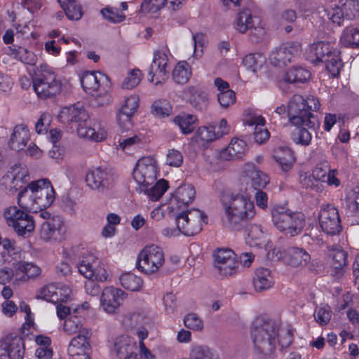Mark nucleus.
Masks as SVG:
<instances>
[{
	"mask_svg": "<svg viewBox=\"0 0 359 359\" xmlns=\"http://www.w3.org/2000/svg\"><path fill=\"white\" fill-rule=\"evenodd\" d=\"M9 50L11 55L25 64L34 65L36 61L34 53L25 47L13 45Z\"/></svg>",
	"mask_w": 359,
	"mask_h": 359,
	"instance_id": "c03bdc74",
	"label": "nucleus"
},
{
	"mask_svg": "<svg viewBox=\"0 0 359 359\" xmlns=\"http://www.w3.org/2000/svg\"><path fill=\"white\" fill-rule=\"evenodd\" d=\"M81 84L83 90L92 96L104 95L109 100L107 93L111 89L109 77L100 71L86 72L81 78Z\"/></svg>",
	"mask_w": 359,
	"mask_h": 359,
	"instance_id": "1a4fd4ad",
	"label": "nucleus"
},
{
	"mask_svg": "<svg viewBox=\"0 0 359 359\" xmlns=\"http://www.w3.org/2000/svg\"><path fill=\"white\" fill-rule=\"evenodd\" d=\"M30 140L29 130L27 126L19 124L14 127L8 142L9 147L14 151L24 150Z\"/></svg>",
	"mask_w": 359,
	"mask_h": 359,
	"instance_id": "a878e982",
	"label": "nucleus"
},
{
	"mask_svg": "<svg viewBox=\"0 0 359 359\" xmlns=\"http://www.w3.org/2000/svg\"><path fill=\"white\" fill-rule=\"evenodd\" d=\"M91 332L87 330H82L77 336L74 337L68 346L67 352L69 356L76 355L81 353L90 352L91 346L90 338Z\"/></svg>",
	"mask_w": 359,
	"mask_h": 359,
	"instance_id": "c85d7f7f",
	"label": "nucleus"
},
{
	"mask_svg": "<svg viewBox=\"0 0 359 359\" xmlns=\"http://www.w3.org/2000/svg\"><path fill=\"white\" fill-rule=\"evenodd\" d=\"M346 18L353 20L359 16V0H338Z\"/></svg>",
	"mask_w": 359,
	"mask_h": 359,
	"instance_id": "4d7b16f0",
	"label": "nucleus"
},
{
	"mask_svg": "<svg viewBox=\"0 0 359 359\" xmlns=\"http://www.w3.org/2000/svg\"><path fill=\"white\" fill-rule=\"evenodd\" d=\"M152 113L155 115L161 116L163 117L168 116L171 111L172 107L166 100H157L152 104Z\"/></svg>",
	"mask_w": 359,
	"mask_h": 359,
	"instance_id": "338daca9",
	"label": "nucleus"
},
{
	"mask_svg": "<svg viewBox=\"0 0 359 359\" xmlns=\"http://www.w3.org/2000/svg\"><path fill=\"white\" fill-rule=\"evenodd\" d=\"M119 280L121 285L130 291H139L143 285L142 279L132 273L122 274Z\"/></svg>",
	"mask_w": 359,
	"mask_h": 359,
	"instance_id": "09e8293b",
	"label": "nucleus"
},
{
	"mask_svg": "<svg viewBox=\"0 0 359 359\" xmlns=\"http://www.w3.org/2000/svg\"><path fill=\"white\" fill-rule=\"evenodd\" d=\"M234 27L241 34H245L250 30L251 39L255 43L262 41L266 34L260 17L253 14L249 8H243L238 13Z\"/></svg>",
	"mask_w": 359,
	"mask_h": 359,
	"instance_id": "0eeeda50",
	"label": "nucleus"
},
{
	"mask_svg": "<svg viewBox=\"0 0 359 359\" xmlns=\"http://www.w3.org/2000/svg\"><path fill=\"white\" fill-rule=\"evenodd\" d=\"M215 129L216 127L215 126L200 127L196 132L197 137L203 142H212L219 138Z\"/></svg>",
	"mask_w": 359,
	"mask_h": 359,
	"instance_id": "052dcab7",
	"label": "nucleus"
},
{
	"mask_svg": "<svg viewBox=\"0 0 359 359\" xmlns=\"http://www.w3.org/2000/svg\"><path fill=\"white\" fill-rule=\"evenodd\" d=\"M68 19L78 20L82 18L83 12L81 6L76 0H73L63 9Z\"/></svg>",
	"mask_w": 359,
	"mask_h": 359,
	"instance_id": "69168bd1",
	"label": "nucleus"
},
{
	"mask_svg": "<svg viewBox=\"0 0 359 359\" xmlns=\"http://www.w3.org/2000/svg\"><path fill=\"white\" fill-rule=\"evenodd\" d=\"M242 63L248 70L256 74L266 65V58L260 53H249L244 56Z\"/></svg>",
	"mask_w": 359,
	"mask_h": 359,
	"instance_id": "ea45409f",
	"label": "nucleus"
},
{
	"mask_svg": "<svg viewBox=\"0 0 359 359\" xmlns=\"http://www.w3.org/2000/svg\"><path fill=\"white\" fill-rule=\"evenodd\" d=\"M49 141L52 143L53 147L48 151L50 158L55 159L57 162L63 158L65 155V149L60 146V140L62 138V132L58 129L50 130Z\"/></svg>",
	"mask_w": 359,
	"mask_h": 359,
	"instance_id": "58836bf2",
	"label": "nucleus"
},
{
	"mask_svg": "<svg viewBox=\"0 0 359 359\" xmlns=\"http://www.w3.org/2000/svg\"><path fill=\"white\" fill-rule=\"evenodd\" d=\"M169 187L168 182L164 179H161L151 187L144 188L147 191V194L151 201H156L159 200L165 194Z\"/></svg>",
	"mask_w": 359,
	"mask_h": 359,
	"instance_id": "5fc2aeb1",
	"label": "nucleus"
},
{
	"mask_svg": "<svg viewBox=\"0 0 359 359\" xmlns=\"http://www.w3.org/2000/svg\"><path fill=\"white\" fill-rule=\"evenodd\" d=\"M224 210V222L232 229H238L242 222H246L255 215L254 202L247 192V187L233 190L221 198Z\"/></svg>",
	"mask_w": 359,
	"mask_h": 359,
	"instance_id": "f257e3e1",
	"label": "nucleus"
},
{
	"mask_svg": "<svg viewBox=\"0 0 359 359\" xmlns=\"http://www.w3.org/2000/svg\"><path fill=\"white\" fill-rule=\"evenodd\" d=\"M86 109L83 107L73 104L62 107L57 116L58 121L63 124L77 123L80 118H86Z\"/></svg>",
	"mask_w": 359,
	"mask_h": 359,
	"instance_id": "c756f323",
	"label": "nucleus"
},
{
	"mask_svg": "<svg viewBox=\"0 0 359 359\" xmlns=\"http://www.w3.org/2000/svg\"><path fill=\"white\" fill-rule=\"evenodd\" d=\"M158 174L156 161L150 156H146L139 159L136 163L133 177L139 185L147 188L155 183Z\"/></svg>",
	"mask_w": 359,
	"mask_h": 359,
	"instance_id": "9b49d317",
	"label": "nucleus"
},
{
	"mask_svg": "<svg viewBox=\"0 0 359 359\" xmlns=\"http://www.w3.org/2000/svg\"><path fill=\"white\" fill-rule=\"evenodd\" d=\"M124 294L125 292L121 289L114 287H105L102 290L100 299L103 309L109 313H115L116 310L119 307Z\"/></svg>",
	"mask_w": 359,
	"mask_h": 359,
	"instance_id": "5701e85b",
	"label": "nucleus"
},
{
	"mask_svg": "<svg viewBox=\"0 0 359 359\" xmlns=\"http://www.w3.org/2000/svg\"><path fill=\"white\" fill-rule=\"evenodd\" d=\"M86 115V118H80L76 123L79 137L96 142L104 140L107 135L106 130L101 127L100 123L90 118L87 111Z\"/></svg>",
	"mask_w": 359,
	"mask_h": 359,
	"instance_id": "4468645a",
	"label": "nucleus"
},
{
	"mask_svg": "<svg viewBox=\"0 0 359 359\" xmlns=\"http://www.w3.org/2000/svg\"><path fill=\"white\" fill-rule=\"evenodd\" d=\"M18 270L23 273L20 278H15V282L25 281L29 278L36 277L41 273L40 268L32 262H20L18 264Z\"/></svg>",
	"mask_w": 359,
	"mask_h": 359,
	"instance_id": "3c124183",
	"label": "nucleus"
},
{
	"mask_svg": "<svg viewBox=\"0 0 359 359\" xmlns=\"http://www.w3.org/2000/svg\"><path fill=\"white\" fill-rule=\"evenodd\" d=\"M10 226L13 227L18 236L23 238L29 237L34 230V223L29 215Z\"/></svg>",
	"mask_w": 359,
	"mask_h": 359,
	"instance_id": "49530a36",
	"label": "nucleus"
},
{
	"mask_svg": "<svg viewBox=\"0 0 359 359\" xmlns=\"http://www.w3.org/2000/svg\"><path fill=\"white\" fill-rule=\"evenodd\" d=\"M191 76V68L186 61L179 62L172 71V79L178 84H185Z\"/></svg>",
	"mask_w": 359,
	"mask_h": 359,
	"instance_id": "37998d69",
	"label": "nucleus"
},
{
	"mask_svg": "<svg viewBox=\"0 0 359 359\" xmlns=\"http://www.w3.org/2000/svg\"><path fill=\"white\" fill-rule=\"evenodd\" d=\"M331 274L336 278L341 277L347 266V252L341 248H336L331 254Z\"/></svg>",
	"mask_w": 359,
	"mask_h": 359,
	"instance_id": "7c9ffc66",
	"label": "nucleus"
},
{
	"mask_svg": "<svg viewBox=\"0 0 359 359\" xmlns=\"http://www.w3.org/2000/svg\"><path fill=\"white\" fill-rule=\"evenodd\" d=\"M311 77L310 70L302 66H293L285 74V81L289 83H304Z\"/></svg>",
	"mask_w": 359,
	"mask_h": 359,
	"instance_id": "4c0bfd02",
	"label": "nucleus"
},
{
	"mask_svg": "<svg viewBox=\"0 0 359 359\" xmlns=\"http://www.w3.org/2000/svg\"><path fill=\"white\" fill-rule=\"evenodd\" d=\"M191 104L200 111L205 110L208 105V94L195 86H189L187 88Z\"/></svg>",
	"mask_w": 359,
	"mask_h": 359,
	"instance_id": "a19ab883",
	"label": "nucleus"
},
{
	"mask_svg": "<svg viewBox=\"0 0 359 359\" xmlns=\"http://www.w3.org/2000/svg\"><path fill=\"white\" fill-rule=\"evenodd\" d=\"M26 192L27 189L24 188L23 190L18 194V204L19 208L17 206H10L6 209L4 215L8 226L14 224L16 222H20L21 219L25 218L29 215L27 212L34 209V208H29L27 204L22 200L24 194Z\"/></svg>",
	"mask_w": 359,
	"mask_h": 359,
	"instance_id": "b1692460",
	"label": "nucleus"
},
{
	"mask_svg": "<svg viewBox=\"0 0 359 359\" xmlns=\"http://www.w3.org/2000/svg\"><path fill=\"white\" fill-rule=\"evenodd\" d=\"M196 121V117L191 114L179 115L174 118L175 123L180 127L184 134H189L194 131Z\"/></svg>",
	"mask_w": 359,
	"mask_h": 359,
	"instance_id": "864d4df0",
	"label": "nucleus"
},
{
	"mask_svg": "<svg viewBox=\"0 0 359 359\" xmlns=\"http://www.w3.org/2000/svg\"><path fill=\"white\" fill-rule=\"evenodd\" d=\"M196 191L194 186L184 184L180 186L172 194L170 204L172 210L187 208L195 198Z\"/></svg>",
	"mask_w": 359,
	"mask_h": 359,
	"instance_id": "4be33fe9",
	"label": "nucleus"
},
{
	"mask_svg": "<svg viewBox=\"0 0 359 359\" xmlns=\"http://www.w3.org/2000/svg\"><path fill=\"white\" fill-rule=\"evenodd\" d=\"M243 175L248 177L255 190L266 187L269 183V177L259 170L253 163H247L243 169Z\"/></svg>",
	"mask_w": 359,
	"mask_h": 359,
	"instance_id": "393cba45",
	"label": "nucleus"
},
{
	"mask_svg": "<svg viewBox=\"0 0 359 359\" xmlns=\"http://www.w3.org/2000/svg\"><path fill=\"white\" fill-rule=\"evenodd\" d=\"M183 321L184 326L190 330L201 331L203 328V320L194 313L187 314L184 317Z\"/></svg>",
	"mask_w": 359,
	"mask_h": 359,
	"instance_id": "0e129e2a",
	"label": "nucleus"
},
{
	"mask_svg": "<svg viewBox=\"0 0 359 359\" xmlns=\"http://www.w3.org/2000/svg\"><path fill=\"white\" fill-rule=\"evenodd\" d=\"M43 72L44 69H43V65H41L40 69H36L34 70L32 75L34 90L36 93L38 97L41 100L45 99V76L43 74Z\"/></svg>",
	"mask_w": 359,
	"mask_h": 359,
	"instance_id": "603ef678",
	"label": "nucleus"
},
{
	"mask_svg": "<svg viewBox=\"0 0 359 359\" xmlns=\"http://www.w3.org/2000/svg\"><path fill=\"white\" fill-rule=\"evenodd\" d=\"M280 324L265 316H257L252 323L251 338L258 353L273 358L276 349Z\"/></svg>",
	"mask_w": 359,
	"mask_h": 359,
	"instance_id": "f03ea898",
	"label": "nucleus"
},
{
	"mask_svg": "<svg viewBox=\"0 0 359 359\" xmlns=\"http://www.w3.org/2000/svg\"><path fill=\"white\" fill-rule=\"evenodd\" d=\"M337 49L334 44L327 41H318L310 44L306 50V59L314 65L323 63Z\"/></svg>",
	"mask_w": 359,
	"mask_h": 359,
	"instance_id": "a211bd4d",
	"label": "nucleus"
},
{
	"mask_svg": "<svg viewBox=\"0 0 359 359\" xmlns=\"http://www.w3.org/2000/svg\"><path fill=\"white\" fill-rule=\"evenodd\" d=\"M24 355L22 337L8 335L0 341V359H23Z\"/></svg>",
	"mask_w": 359,
	"mask_h": 359,
	"instance_id": "6ab92c4d",
	"label": "nucleus"
},
{
	"mask_svg": "<svg viewBox=\"0 0 359 359\" xmlns=\"http://www.w3.org/2000/svg\"><path fill=\"white\" fill-rule=\"evenodd\" d=\"M62 86L61 80L46 69V98L55 97L60 93Z\"/></svg>",
	"mask_w": 359,
	"mask_h": 359,
	"instance_id": "de8ad7c7",
	"label": "nucleus"
},
{
	"mask_svg": "<svg viewBox=\"0 0 359 359\" xmlns=\"http://www.w3.org/2000/svg\"><path fill=\"white\" fill-rule=\"evenodd\" d=\"M71 289L62 283L46 285V302L53 304L67 302L70 299Z\"/></svg>",
	"mask_w": 359,
	"mask_h": 359,
	"instance_id": "cd10ccee",
	"label": "nucleus"
},
{
	"mask_svg": "<svg viewBox=\"0 0 359 359\" xmlns=\"http://www.w3.org/2000/svg\"><path fill=\"white\" fill-rule=\"evenodd\" d=\"M79 272L88 279L85 283V291L91 297H98L101 292V287L93 279L104 282L107 280L108 273L104 265L97 257L93 254L83 256L78 264Z\"/></svg>",
	"mask_w": 359,
	"mask_h": 359,
	"instance_id": "423d86ee",
	"label": "nucleus"
},
{
	"mask_svg": "<svg viewBox=\"0 0 359 359\" xmlns=\"http://www.w3.org/2000/svg\"><path fill=\"white\" fill-rule=\"evenodd\" d=\"M286 259L289 265L297 267L307 264L311 259V256L303 248L290 247L287 250Z\"/></svg>",
	"mask_w": 359,
	"mask_h": 359,
	"instance_id": "c9c22d12",
	"label": "nucleus"
},
{
	"mask_svg": "<svg viewBox=\"0 0 359 359\" xmlns=\"http://www.w3.org/2000/svg\"><path fill=\"white\" fill-rule=\"evenodd\" d=\"M339 43L345 48H359V25L346 27L341 34Z\"/></svg>",
	"mask_w": 359,
	"mask_h": 359,
	"instance_id": "e433bc0d",
	"label": "nucleus"
},
{
	"mask_svg": "<svg viewBox=\"0 0 359 359\" xmlns=\"http://www.w3.org/2000/svg\"><path fill=\"white\" fill-rule=\"evenodd\" d=\"M252 283L257 292L270 289L274 284L271 271L269 269L264 267L257 269L255 271Z\"/></svg>",
	"mask_w": 359,
	"mask_h": 359,
	"instance_id": "2f4dec72",
	"label": "nucleus"
},
{
	"mask_svg": "<svg viewBox=\"0 0 359 359\" xmlns=\"http://www.w3.org/2000/svg\"><path fill=\"white\" fill-rule=\"evenodd\" d=\"M316 321L320 325H326L329 323L332 317V311L327 304L317 307L314 312Z\"/></svg>",
	"mask_w": 359,
	"mask_h": 359,
	"instance_id": "680f3d73",
	"label": "nucleus"
},
{
	"mask_svg": "<svg viewBox=\"0 0 359 359\" xmlns=\"http://www.w3.org/2000/svg\"><path fill=\"white\" fill-rule=\"evenodd\" d=\"M214 266L220 275L230 276L235 274L239 266L236 253L230 248H217L214 254Z\"/></svg>",
	"mask_w": 359,
	"mask_h": 359,
	"instance_id": "f8f14e48",
	"label": "nucleus"
},
{
	"mask_svg": "<svg viewBox=\"0 0 359 359\" xmlns=\"http://www.w3.org/2000/svg\"><path fill=\"white\" fill-rule=\"evenodd\" d=\"M12 179L11 181L10 189L11 190L15 189V191L20 190V192L24 188H29L32 193H36L39 190H42L45 187V179H41L37 181H34L29 183L27 187H24L23 185L26 184L23 180H16L17 178L11 176Z\"/></svg>",
	"mask_w": 359,
	"mask_h": 359,
	"instance_id": "8fccbe9b",
	"label": "nucleus"
},
{
	"mask_svg": "<svg viewBox=\"0 0 359 359\" xmlns=\"http://www.w3.org/2000/svg\"><path fill=\"white\" fill-rule=\"evenodd\" d=\"M272 222L281 233L294 237L306 226V216L300 211H292L285 205H276L271 210Z\"/></svg>",
	"mask_w": 359,
	"mask_h": 359,
	"instance_id": "39448f33",
	"label": "nucleus"
},
{
	"mask_svg": "<svg viewBox=\"0 0 359 359\" xmlns=\"http://www.w3.org/2000/svg\"><path fill=\"white\" fill-rule=\"evenodd\" d=\"M118 176L105 168L97 167L89 170L86 176L87 185L92 189H111Z\"/></svg>",
	"mask_w": 359,
	"mask_h": 359,
	"instance_id": "2eb2a0df",
	"label": "nucleus"
},
{
	"mask_svg": "<svg viewBox=\"0 0 359 359\" xmlns=\"http://www.w3.org/2000/svg\"><path fill=\"white\" fill-rule=\"evenodd\" d=\"M297 42H285L275 48L269 55L270 63L274 67H283L291 62L300 50Z\"/></svg>",
	"mask_w": 359,
	"mask_h": 359,
	"instance_id": "f3484780",
	"label": "nucleus"
},
{
	"mask_svg": "<svg viewBox=\"0 0 359 359\" xmlns=\"http://www.w3.org/2000/svg\"><path fill=\"white\" fill-rule=\"evenodd\" d=\"M295 128L292 132L291 138L292 141L302 146H308L312 140V135L308 130L306 125L294 126Z\"/></svg>",
	"mask_w": 359,
	"mask_h": 359,
	"instance_id": "a18cd8bd",
	"label": "nucleus"
},
{
	"mask_svg": "<svg viewBox=\"0 0 359 359\" xmlns=\"http://www.w3.org/2000/svg\"><path fill=\"white\" fill-rule=\"evenodd\" d=\"M248 151L246 142L240 138L234 137L229 146L220 152V156L225 161L241 159Z\"/></svg>",
	"mask_w": 359,
	"mask_h": 359,
	"instance_id": "bb28decb",
	"label": "nucleus"
},
{
	"mask_svg": "<svg viewBox=\"0 0 359 359\" xmlns=\"http://www.w3.org/2000/svg\"><path fill=\"white\" fill-rule=\"evenodd\" d=\"M82 327V318L74 314L67 318L63 324V330L68 334L76 333Z\"/></svg>",
	"mask_w": 359,
	"mask_h": 359,
	"instance_id": "bf43d9fd",
	"label": "nucleus"
},
{
	"mask_svg": "<svg viewBox=\"0 0 359 359\" xmlns=\"http://www.w3.org/2000/svg\"><path fill=\"white\" fill-rule=\"evenodd\" d=\"M100 13L103 18L111 23H119L126 19V15L116 7L107 6L101 9Z\"/></svg>",
	"mask_w": 359,
	"mask_h": 359,
	"instance_id": "6e6d98bb",
	"label": "nucleus"
},
{
	"mask_svg": "<svg viewBox=\"0 0 359 359\" xmlns=\"http://www.w3.org/2000/svg\"><path fill=\"white\" fill-rule=\"evenodd\" d=\"M142 79V72L138 69L131 70L122 83V88L132 89L136 87Z\"/></svg>",
	"mask_w": 359,
	"mask_h": 359,
	"instance_id": "e2e57ef3",
	"label": "nucleus"
},
{
	"mask_svg": "<svg viewBox=\"0 0 359 359\" xmlns=\"http://www.w3.org/2000/svg\"><path fill=\"white\" fill-rule=\"evenodd\" d=\"M323 63L325 64V69L330 77L338 79L340 76L341 72L344 69V63L338 48Z\"/></svg>",
	"mask_w": 359,
	"mask_h": 359,
	"instance_id": "f704fd0d",
	"label": "nucleus"
},
{
	"mask_svg": "<svg viewBox=\"0 0 359 359\" xmlns=\"http://www.w3.org/2000/svg\"><path fill=\"white\" fill-rule=\"evenodd\" d=\"M168 50H158L154 52L152 63L149 71V80L156 85L163 83L166 78Z\"/></svg>",
	"mask_w": 359,
	"mask_h": 359,
	"instance_id": "aec40b11",
	"label": "nucleus"
},
{
	"mask_svg": "<svg viewBox=\"0 0 359 359\" xmlns=\"http://www.w3.org/2000/svg\"><path fill=\"white\" fill-rule=\"evenodd\" d=\"M114 349L118 358H122L128 354H133L137 349L136 341L128 335H121L116 338Z\"/></svg>",
	"mask_w": 359,
	"mask_h": 359,
	"instance_id": "72a5a7b5",
	"label": "nucleus"
},
{
	"mask_svg": "<svg viewBox=\"0 0 359 359\" xmlns=\"http://www.w3.org/2000/svg\"><path fill=\"white\" fill-rule=\"evenodd\" d=\"M176 224L180 226L181 233L193 236L200 233L203 224L208 223V217L198 209L182 210L176 215Z\"/></svg>",
	"mask_w": 359,
	"mask_h": 359,
	"instance_id": "9d476101",
	"label": "nucleus"
},
{
	"mask_svg": "<svg viewBox=\"0 0 359 359\" xmlns=\"http://www.w3.org/2000/svg\"><path fill=\"white\" fill-rule=\"evenodd\" d=\"M189 356V359H219L218 355L205 346H194Z\"/></svg>",
	"mask_w": 359,
	"mask_h": 359,
	"instance_id": "13d9d810",
	"label": "nucleus"
},
{
	"mask_svg": "<svg viewBox=\"0 0 359 359\" xmlns=\"http://www.w3.org/2000/svg\"><path fill=\"white\" fill-rule=\"evenodd\" d=\"M273 158L284 172L291 170L296 161L294 152L287 147H280L276 149Z\"/></svg>",
	"mask_w": 359,
	"mask_h": 359,
	"instance_id": "473e14b6",
	"label": "nucleus"
},
{
	"mask_svg": "<svg viewBox=\"0 0 359 359\" xmlns=\"http://www.w3.org/2000/svg\"><path fill=\"white\" fill-rule=\"evenodd\" d=\"M269 235L261 225L253 224L248 232V242L250 245L262 248L268 242Z\"/></svg>",
	"mask_w": 359,
	"mask_h": 359,
	"instance_id": "79ce46f5",
	"label": "nucleus"
},
{
	"mask_svg": "<svg viewBox=\"0 0 359 359\" xmlns=\"http://www.w3.org/2000/svg\"><path fill=\"white\" fill-rule=\"evenodd\" d=\"M318 220L322 231L327 235L335 236L342 230L339 210L332 204H327L320 209Z\"/></svg>",
	"mask_w": 359,
	"mask_h": 359,
	"instance_id": "ddd939ff",
	"label": "nucleus"
},
{
	"mask_svg": "<svg viewBox=\"0 0 359 359\" xmlns=\"http://www.w3.org/2000/svg\"><path fill=\"white\" fill-rule=\"evenodd\" d=\"M339 174L337 169L331 168L327 161H321L312 168L309 174L304 173L300 176V182L306 189L323 193L325 191V184L334 189L341 187Z\"/></svg>",
	"mask_w": 359,
	"mask_h": 359,
	"instance_id": "20e7f679",
	"label": "nucleus"
},
{
	"mask_svg": "<svg viewBox=\"0 0 359 359\" xmlns=\"http://www.w3.org/2000/svg\"><path fill=\"white\" fill-rule=\"evenodd\" d=\"M165 263L163 249L154 244L146 245L139 253L136 266L137 269L145 273L157 272Z\"/></svg>",
	"mask_w": 359,
	"mask_h": 359,
	"instance_id": "6e6552de",
	"label": "nucleus"
},
{
	"mask_svg": "<svg viewBox=\"0 0 359 359\" xmlns=\"http://www.w3.org/2000/svg\"><path fill=\"white\" fill-rule=\"evenodd\" d=\"M320 107L319 99L314 95L304 97L299 94L293 95L287 107L290 123L292 126L306 125L309 129H315L319 126V122L311 111H318Z\"/></svg>",
	"mask_w": 359,
	"mask_h": 359,
	"instance_id": "7ed1b4c3",
	"label": "nucleus"
},
{
	"mask_svg": "<svg viewBox=\"0 0 359 359\" xmlns=\"http://www.w3.org/2000/svg\"><path fill=\"white\" fill-rule=\"evenodd\" d=\"M182 163L183 156L180 151L175 149H170L168 150L165 160L166 165L171 167L179 168L181 166Z\"/></svg>",
	"mask_w": 359,
	"mask_h": 359,
	"instance_id": "774afa93",
	"label": "nucleus"
},
{
	"mask_svg": "<svg viewBox=\"0 0 359 359\" xmlns=\"http://www.w3.org/2000/svg\"><path fill=\"white\" fill-rule=\"evenodd\" d=\"M140 106V98L136 94L126 97L117 114L116 121L123 130H129L133 126V117Z\"/></svg>",
	"mask_w": 359,
	"mask_h": 359,
	"instance_id": "dca6fc26",
	"label": "nucleus"
},
{
	"mask_svg": "<svg viewBox=\"0 0 359 359\" xmlns=\"http://www.w3.org/2000/svg\"><path fill=\"white\" fill-rule=\"evenodd\" d=\"M66 226L59 215L50 216L46 211V241L61 242L65 238Z\"/></svg>",
	"mask_w": 359,
	"mask_h": 359,
	"instance_id": "412c9836",
	"label": "nucleus"
}]
</instances>
